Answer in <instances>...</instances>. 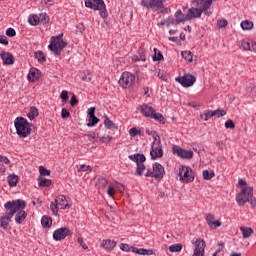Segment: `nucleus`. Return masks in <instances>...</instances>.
Masks as SVG:
<instances>
[{"instance_id":"423d86ee","label":"nucleus","mask_w":256,"mask_h":256,"mask_svg":"<svg viewBox=\"0 0 256 256\" xmlns=\"http://www.w3.org/2000/svg\"><path fill=\"white\" fill-rule=\"evenodd\" d=\"M128 159H130V161H134V163H136L137 168H136L135 175H136V177H141L143 175V171H145V169H146L144 162L147 161V158H145V155L136 153L133 155H129Z\"/></svg>"},{"instance_id":"13d9d810","label":"nucleus","mask_w":256,"mask_h":256,"mask_svg":"<svg viewBox=\"0 0 256 256\" xmlns=\"http://www.w3.org/2000/svg\"><path fill=\"white\" fill-rule=\"evenodd\" d=\"M7 37H15L17 35V32L13 28H8L6 30Z\"/></svg>"},{"instance_id":"aec40b11","label":"nucleus","mask_w":256,"mask_h":256,"mask_svg":"<svg viewBox=\"0 0 256 256\" xmlns=\"http://www.w3.org/2000/svg\"><path fill=\"white\" fill-rule=\"evenodd\" d=\"M40 77H41V72L39 71V69L31 68L27 76V79L31 83H35V81H39Z\"/></svg>"},{"instance_id":"dca6fc26","label":"nucleus","mask_w":256,"mask_h":256,"mask_svg":"<svg viewBox=\"0 0 256 256\" xmlns=\"http://www.w3.org/2000/svg\"><path fill=\"white\" fill-rule=\"evenodd\" d=\"M173 153L181 157V159H193V151L185 150L179 146L173 147Z\"/></svg>"},{"instance_id":"f704fd0d","label":"nucleus","mask_w":256,"mask_h":256,"mask_svg":"<svg viewBox=\"0 0 256 256\" xmlns=\"http://www.w3.org/2000/svg\"><path fill=\"white\" fill-rule=\"evenodd\" d=\"M182 250H183V244L181 243H177L169 246V251H171V253H181Z\"/></svg>"},{"instance_id":"f3484780","label":"nucleus","mask_w":256,"mask_h":256,"mask_svg":"<svg viewBox=\"0 0 256 256\" xmlns=\"http://www.w3.org/2000/svg\"><path fill=\"white\" fill-rule=\"evenodd\" d=\"M138 111H140L144 117L151 119L152 114L155 113V108L151 107L149 104H143L138 107Z\"/></svg>"},{"instance_id":"2eb2a0df","label":"nucleus","mask_w":256,"mask_h":256,"mask_svg":"<svg viewBox=\"0 0 256 256\" xmlns=\"http://www.w3.org/2000/svg\"><path fill=\"white\" fill-rule=\"evenodd\" d=\"M73 232L69 230L67 227H62L54 231L53 238L55 241H62V239H65V237H69V235H72Z\"/></svg>"},{"instance_id":"1a4fd4ad","label":"nucleus","mask_w":256,"mask_h":256,"mask_svg":"<svg viewBox=\"0 0 256 256\" xmlns=\"http://www.w3.org/2000/svg\"><path fill=\"white\" fill-rule=\"evenodd\" d=\"M121 251H124L126 253H129V251H132V253H137V255H155V252L151 249H145V248H136L133 246H129V244H121L120 245Z\"/></svg>"},{"instance_id":"6e6d98bb","label":"nucleus","mask_w":256,"mask_h":256,"mask_svg":"<svg viewBox=\"0 0 256 256\" xmlns=\"http://www.w3.org/2000/svg\"><path fill=\"white\" fill-rule=\"evenodd\" d=\"M81 171H93V168H91V166H87L85 164H82L78 168V172L81 173Z\"/></svg>"},{"instance_id":"864d4df0","label":"nucleus","mask_w":256,"mask_h":256,"mask_svg":"<svg viewBox=\"0 0 256 256\" xmlns=\"http://www.w3.org/2000/svg\"><path fill=\"white\" fill-rule=\"evenodd\" d=\"M61 117L62 119H68V117H71V113L67 110V108H62Z\"/></svg>"},{"instance_id":"473e14b6","label":"nucleus","mask_w":256,"mask_h":256,"mask_svg":"<svg viewBox=\"0 0 256 256\" xmlns=\"http://www.w3.org/2000/svg\"><path fill=\"white\" fill-rule=\"evenodd\" d=\"M28 23L33 27L39 25V16L36 14H31L28 16Z\"/></svg>"},{"instance_id":"2f4dec72","label":"nucleus","mask_w":256,"mask_h":256,"mask_svg":"<svg viewBox=\"0 0 256 256\" xmlns=\"http://www.w3.org/2000/svg\"><path fill=\"white\" fill-rule=\"evenodd\" d=\"M52 223H53V220L49 216H43L41 219L42 227H44L45 229H49Z\"/></svg>"},{"instance_id":"774afa93","label":"nucleus","mask_w":256,"mask_h":256,"mask_svg":"<svg viewBox=\"0 0 256 256\" xmlns=\"http://www.w3.org/2000/svg\"><path fill=\"white\" fill-rule=\"evenodd\" d=\"M249 51H253L254 53H256V42H253V41L250 42V50Z\"/></svg>"},{"instance_id":"412c9836","label":"nucleus","mask_w":256,"mask_h":256,"mask_svg":"<svg viewBox=\"0 0 256 256\" xmlns=\"http://www.w3.org/2000/svg\"><path fill=\"white\" fill-rule=\"evenodd\" d=\"M101 247H103V249H105V251H113V249H115V247H117V242H115V240H111V239H107V240H103Z\"/></svg>"},{"instance_id":"37998d69","label":"nucleus","mask_w":256,"mask_h":256,"mask_svg":"<svg viewBox=\"0 0 256 256\" xmlns=\"http://www.w3.org/2000/svg\"><path fill=\"white\" fill-rule=\"evenodd\" d=\"M153 61H163V53H161L157 48H154Z\"/></svg>"},{"instance_id":"b1692460","label":"nucleus","mask_w":256,"mask_h":256,"mask_svg":"<svg viewBox=\"0 0 256 256\" xmlns=\"http://www.w3.org/2000/svg\"><path fill=\"white\" fill-rule=\"evenodd\" d=\"M55 203H57L60 209H67L69 207V204L67 203V197H65L64 195L57 196L55 199Z\"/></svg>"},{"instance_id":"f257e3e1","label":"nucleus","mask_w":256,"mask_h":256,"mask_svg":"<svg viewBox=\"0 0 256 256\" xmlns=\"http://www.w3.org/2000/svg\"><path fill=\"white\" fill-rule=\"evenodd\" d=\"M4 207L6 209V213L5 216L0 217V227L7 229V227H9V223H11L13 215H15L20 209H25V207H27V203L18 199L14 201H8Z\"/></svg>"},{"instance_id":"cd10ccee","label":"nucleus","mask_w":256,"mask_h":256,"mask_svg":"<svg viewBox=\"0 0 256 256\" xmlns=\"http://www.w3.org/2000/svg\"><path fill=\"white\" fill-rule=\"evenodd\" d=\"M17 183H19V176L15 175V174H10L8 176L9 187H17Z\"/></svg>"},{"instance_id":"052dcab7","label":"nucleus","mask_w":256,"mask_h":256,"mask_svg":"<svg viewBox=\"0 0 256 256\" xmlns=\"http://www.w3.org/2000/svg\"><path fill=\"white\" fill-rule=\"evenodd\" d=\"M78 103H79V100H77V96H75V94H73L70 99L71 107H75V105H77Z\"/></svg>"},{"instance_id":"a211bd4d","label":"nucleus","mask_w":256,"mask_h":256,"mask_svg":"<svg viewBox=\"0 0 256 256\" xmlns=\"http://www.w3.org/2000/svg\"><path fill=\"white\" fill-rule=\"evenodd\" d=\"M204 217L209 227H215V229L221 227V221L215 220V216H213V214L206 213Z\"/></svg>"},{"instance_id":"c9c22d12","label":"nucleus","mask_w":256,"mask_h":256,"mask_svg":"<svg viewBox=\"0 0 256 256\" xmlns=\"http://www.w3.org/2000/svg\"><path fill=\"white\" fill-rule=\"evenodd\" d=\"M181 55H182L183 59L188 61V63L193 62V52L192 51H182Z\"/></svg>"},{"instance_id":"de8ad7c7","label":"nucleus","mask_w":256,"mask_h":256,"mask_svg":"<svg viewBox=\"0 0 256 256\" xmlns=\"http://www.w3.org/2000/svg\"><path fill=\"white\" fill-rule=\"evenodd\" d=\"M241 47L244 51H249V50H251V42H249L247 40H242Z\"/></svg>"},{"instance_id":"bf43d9fd","label":"nucleus","mask_w":256,"mask_h":256,"mask_svg":"<svg viewBox=\"0 0 256 256\" xmlns=\"http://www.w3.org/2000/svg\"><path fill=\"white\" fill-rule=\"evenodd\" d=\"M152 137L154 139L153 143H160L161 145V137L159 136V134L157 133V131H155L154 133H152Z\"/></svg>"},{"instance_id":"c85d7f7f","label":"nucleus","mask_w":256,"mask_h":256,"mask_svg":"<svg viewBox=\"0 0 256 256\" xmlns=\"http://www.w3.org/2000/svg\"><path fill=\"white\" fill-rule=\"evenodd\" d=\"M37 182L39 187H49L53 183L51 179L43 178L42 176L37 178Z\"/></svg>"},{"instance_id":"f8f14e48","label":"nucleus","mask_w":256,"mask_h":256,"mask_svg":"<svg viewBox=\"0 0 256 256\" xmlns=\"http://www.w3.org/2000/svg\"><path fill=\"white\" fill-rule=\"evenodd\" d=\"M150 156L152 161L155 159H161L163 157V146L158 142H153L151 146Z\"/></svg>"},{"instance_id":"a19ab883","label":"nucleus","mask_w":256,"mask_h":256,"mask_svg":"<svg viewBox=\"0 0 256 256\" xmlns=\"http://www.w3.org/2000/svg\"><path fill=\"white\" fill-rule=\"evenodd\" d=\"M59 205L56 202H51L50 210L52 211L53 215L57 217L59 215Z\"/></svg>"},{"instance_id":"e2e57ef3","label":"nucleus","mask_w":256,"mask_h":256,"mask_svg":"<svg viewBox=\"0 0 256 256\" xmlns=\"http://www.w3.org/2000/svg\"><path fill=\"white\" fill-rule=\"evenodd\" d=\"M142 7H145L146 9H151V0L147 2V0H142L141 1Z\"/></svg>"},{"instance_id":"09e8293b","label":"nucleus","mask_w":256,"mask_h":256,"mask_svg":"<svg viewBox=\"0 0 256 256\" xmlns=\"http://www.w3.org/2000/svg\"><path fill=\"white\" fill-rule=\"evenodd\" d=\"M60 98L64 103H66V101H69V92H67V90H63L60 94Z\"/></svg>"},{"instance_id":"ea45409f","label":"nucleus","mask_w":256,"mask_h":256,"mask_svg":"<svg viewBox=\"0 0 256 256\" xmlns=\"http://www.w3.org/2000/svg\"><path fill=\"white\" fill-rule=\"evenodd\" d=\"M39 23H42V25H47L49 23V16L46 13H41L38 16Z\"/></svg>"},{"instance_id":"6e6552de","label":"nucleus","mask_w":256,"mask_h":256,"mask_svg":"<svg viewBox=\"0 0 256 256\" xmlns=\"http://www.w3.org/2000/svg\"><path fill=\"white\" fill-rule=\"evenodd\" d=\"M180 181H183V183H193L195 181V175L193 174V169L189 166H181L179 168Z\"/></svg>"},{"instance_id":"bb28decb","label":"nucleus","mask_w":256,"mask_h":256,"mask_svg":"<svg viewBox=\"0 0 256 256\" xmlns=\"http://www.w3.org/2000/svg\"><path fill=\"white\" fill-rule=\"evenodd\" d=\"M175 19H176V22L177 24L179 25L180 23H185V21H189L187 19V14L186 16L183 15V11L181 10H178L176 13H175Z\"/></svg>"},{"instance_id":"7c9ffc66","label":"nucleus","mask_w":256,"mask_h":256,"mask_svg":"<svg viewBox=\"0 0 256 256\" xmlns=\"http://www.w3.org/2000/svg\"><path fill=\"white\" fill-rule=\"evenodd\" d=\"M28 119H30V121H33V119H35V117H39V109H37V107L32 106L30 108L29 113L27 114Z\"/></svg>"},{"instance_id":"e433bc0d","label":"nucleus","mask_w":256,"mask_h":256,"mask_svg":"<svg viewBox=\"0 0 256 256\" xmlns=\"http://www.w3.org/2000/svg\"><path fill=\"white\" fill-rule=\"evenodd\" d=\"M35 59H37L39 63H45V61H47V59H45V54L41 50L35 52Z\"/></svg>"},{"instance_id":"9d476101","label":"nucleus","mask_w":256,"mask_h":256,"mask_svg":"<svg viewBox=\"0 0 256 256\" xmlns=\"http://www.w3.org/2000/svg\"><path fill=\"white\" fill-rule=\"evenodd\" d=\"M67 47V43L63 40H55V36H52L50 39V44L48 45V49L54 52L56 55H61L63 49Z\"/></svg>"},{"instance_id":"680f3d73","label":"nucleus","mask_w":256,"mask_h":256,"mask_svg":"<svg viewBox=\"0 0 256 256\" xmlns=\"http://www.w3.org/2000/svg\"><path fill=\"white\" fill-rule=\"evenodd\" d=\"M98 183H99L100 187H107V185H108L107 179H105L103 177L99 178Z\"/></svg>"},{"instance_id":"3c124183","label":"nucleus","mask_w":256,"mask_h":256,"mask_svg":"<svg viewBox=\"0 0 256 256\" xmlns=\"http://www.w3.org/2000/svg\"><path fill=\"white\" fill-rule=\"evenodd\" d=\"M225 128L226 129H235V122H233V120L229 119L225 122Z\"/></svg>"},{"instance_id":"20e7f679","label":"nucleus","mask_w":256,"mask_h":256,"mask_svg":"<svg viewBox=\"0 0 256 256\" xmlns=\"http://www.w3.org/2000/svg\"><path fill=\"white\" fill-rule=\"evenodd\" d=\"M14 126L20 139H25L31 135V123H29L27 119L17 117L14 121Z\"/></svg>"},{"instance_id":"49530a36","label":"nucleus","mask_w":256,"mask_h":256,"mask_svg":"<svg viewBox=\"0 0 256 256\" xmlns=\"http://www.w3.org/2000/svg\"><path fill=\"white\" fill-rule=\"evenodd\" d=\"M39 173L41 177H47L51 175V171L47 170L44 166H39Z\"/></svg>"},{"instance_id":"393cba45","label":"nucleus","mask_w":256,"mask_h":256,"mask_svg":"<svg viewBox=\"0 0 256 256\" xmlns=\"http://www.w3.org/2000/svg\"><path fill=\"white\" fill-rule=\"evenodd\" d=\"M104 127L106 129H115V130L119 129V126L115 124L113 121H111V119H109L107 115H104Z\"/></svg>"},{"instance_id":"5fc2aeb1","label":"nucleus","mask_w":256,"mask_h":256,"mask_svg":"<svg viewBox=\"0 0 256 256\" xmlns=\"http://www.w3.org/2000/svg\"><path fill=\"white\" fill-rule=\"evenodd\" d=\"M166 25L169 27V25H179L177 23V20L175 18L169 17L166 19Z\"/></svg>"},{"instance_id":"c03bdc74","label":"nucleus","mask_w":256,"mask_h":256,"mask_svg":"<svg viewBox=\"0 0 256 256\" xmlns=\"http://www.w3.org/2000/svg\"><path fill=\"white\" fill-rule=\"evenodd\" d=\"M213 117V111L211 110H206L204 111L203 114L200 115V118L203 119L204 121H209Z\"/></svg>"},{"instance_id":"4c0bfd02","label":"nucleus","mask_w":256,"mask_h":256,"mask_svg":"<svg viewBox=\"0 0 256 256\" xmlns=\"http://www.w3.org/2000/svg\"><path fill=\"white\" fill-rule=\"evenodd\" d=\"M202 175L205 181H211V179L215 177V172H209V170H203Z\"/></svg>"},{"instance_id":"72a5a7b5","label":"nucleus","mask_w":256,"mask_h":256,"mask_svg":"<svg viewBox=\"0 0 256 256\" xmlns=\"http://www.w3.org/2000/svg\"><path fill=\"white\" fill-rule=\"evenodd\" d=\"M240 26L243 31H251V29H253V22L249 20H244L241 22Z\"/></svg>"},{"instance_id":"79ce46f5","label":"nucleus","mask_w":256,"mask_h":256,"mask_svg":"<svg viewBox=\"0 0 256 256\" xmlns=\"http://www.w3.org/2000/svg\"><path fill=\"white\" fill-rule=\"evenodd\" d=\"M212 115L213 117H218L219 119L221 117H225V115H227V111L221 109L213 110Z\"/></svg>"},{"instance_id":"f03ea898","label":"nucleus","mask_w":256,"mask_h":256,"mask_svg":"<svg viewBox=\"0 0 256 256\" xmlns=\"http://www.w3.org/2000/svg\"><path fill=\"white\" fill-rule=\"evenodd\" d=\"M236 202L239 207H245L246 203H250L252 209L256 207V199L253 197V187H244L236 195Z\"/></svg>"},{"instance_id":"8fccbe9b","label":"nucleus","mask_w":256,"mask_h":256,"mask_svg":"<svg viewBox=\"0 0 256 256\" xmlns=\"http://www.w3.org/2000/svg\"><path fill=\"white\" fill-rule=\"evenodd\" d=\"M217 25H218V27H219L220 29H225V27H227V25H228V22H227V20H225V19H219V20L217 21Z\"/></svg>"},{"instance_id":"69168bd1","label":"nucleus","mask_w":256,"mask_h":256,"mask_svg":"<svg viewBox=\"0 0 256 256\" xmlns=\"http://www.w3.org/2000/svg\"><path fill=\"white\" fill-rule=\"evenodd\" d=\"M132 59L133 61H145V55H140V56L134 55Z\"/></svg>"},{"instance_id":"5701e85b","label":"nucleus","mask_w":256,"mask_h":256,"mask_svg":"<svg viewBox=\"0 0 256 256\" xmlns=\"http://www.w3.org/2000/svg\"><path fill=\"white\" fill-rule=\"evenodd\" d=\"M15 214V223L17 225H21V223L27 219V212H25L23 209L18 210Z\"/></svg>"},{"instance_id":"39448f33","label":"nucleus","mask_w":256,"mask_h":256,"mask_svg":"<svg viewBox=\"0 0 256 256\" xmlns=\"http://www.w3.org/2000/svg\"><path fill=\"white\" fill-rule=\"evenodd\" d=\"M85 6L94 11H100V17H102V19H107V17H109L107 6L103 0H86Z\"/></svg>"},{"instance_id":"0e129e2a","label":"nucleus","mask_w":256,"mask_h":256,"mask_svg":"<svg viewBox=\"0 0 256 256\" xmlns=\"http://www.w3.org/2000/svg\"><path fill=\"white\" fill-rule=\"evenodd\" d=\"M238 185H239L240 187H242V189H243L244 187H251V186L247 185V181H245L244 179H239V180H238Z\"/></svg>"},{"instance_id":"603ef678","label":"nucleus","mask_w":256,"mask_h":256,"mask_svg":"<svg viewBox=\"0 0 256 256\" xmlns=\"http://www.w3.org/2000/svg\"><path fill=\"white\" fill-rule=\"evenodd\" d=\"M100 141L102 143H111V141H113V137H111L109 135H104V136L100 137Z\"/></svg>"},{"instance_id":"338daca9","label":"nucleus","mask_w":256,"mask_h":256,"mask_svg":"<svg viewBox=\"0 0 256 256\" xmlns=\"http://www.w3.org/2000/svg\"><path fill=\"white\" fill-rule=\"evenodd\" d=\"M0 43L2 45H9V41L7 40V37L0 35Z\"/></svg>"},{"instance_id":"ddd939ff","label":"nucleus","mask_w":256,"mask_h":256,"mask_svg":"<svg viewBox=\"0 0 256 256\" xmlns=\"http://www.w3.org/2000/svg\"><path fill=\"white\" fill-rule=\"evenodd\" d=\"M176 81L182 85V87H193L195 82L197 81V78L193 75H185L182 77H177Z\"/></svg>"},{"instance_id":"4468645a","label":"nucleus","mask_w":256,"mask_h":256,"mask_svg":"<svg viewBox=\"0 0 256 256\" xmlns=\"http://www.w3.org/2000/svg\"><path fill=\"white\" fill-rule=\"evenodd\" d=\"M195 249L192 256H205V247H207V244H205V240L198 238L195 243Z\"/></svg>"},{"instance_id":"58836bf2","label":"nucleus","mask_w":256,"mask_h":256,"mask_svg":"<svg viewBox=\"0 0 256 256\" xmlns=\"http://www.w3.org/2000/svg\"><path fill=\"white\" fill-rule=\"evenodd\" d=\"M97 123H99V118H97V116H90L88 118L87 127H95Z\"/></svg>"},{"instance_id":"4d7b16f0","label":"nucleus","mask_w":256,"mask_h":256,"mask_svg":"<svg viewBox=\"0 0 256 256\" xmlns=\"http://www.w3.org/2000/svg\"><path fill=\"white\" fill-rule=\"evenodd\" d=\"M91 72L83 73L82 80L86 81V83L91 82Z\"/></svg>"},{"instance_id":"a18cd8bd","label":"nucleus","mask_w":256,"mask_h":256,"mask_svg":"<svg viewBox=\"0 0 256 256\" xmlns=\"http://www.w3.org/2000/svg\"><path fill=\"white\" fill-rule=\"evenodd\" d=\"M129 135L130 137H137V135H143V133L141 132V130L133 127L129 129Z\"/></svg>"},{"instance_id":"6ab92c4d","label":"nucleus","mask_w":256,"mask_h":256,"mask_svg":"<svg viewBox=\"0 0 256 256\" xmlns=\"http://www.w3.org/2000/svg\"><path fill=\"white\" fill-rule=\"evenodd\" d=\"M0 57L3 61V65H13V63H15V58L10 52L3 51L0 53Z\"/></svg>"},{"instance_id":"7ed1b4c3","label":"nucleus","mask_w":256,"mask_h":256,"mask_svg":"<svg viewBox=\"0 0 256 256\" xmlns=\"http://www.w3.org/2000/svg\"><path fill=\"white\" fill-rule=\"evenodd\" d=\"M213 1L217 0H196L199 8H190L187 12V20L191 21V19H199L203 14V11H207V9L211 8Z\"/></svg>"},{"instance_id":"0eeeda50","label":"nucleus","mask_w":256,"mask_h":256,"mask_svg":"<svg viewBox=\"0 0 256 256\" xmlns=\"http://www.w3.org/2000/svg\"><path fill=\"white\" fill-rule=\"evenodd\" d=\"M152 167L153 171L147 170L145 177H154L156 181H161L165 177V168L158 162H155Z\"/></svg>"},{"instance_id":"c756f323","label":"nucleus","mask_w":256,"mask_h":256,"mask_svg":"<svg viewBox=\"0 0 256 256\" xmlns=\"http://www.w3.org/2000/svg\"><path fill=\"white\" fill-rule=\"evenodd\" d=\"M150 119H154V121H158V123L165 125V117L161 113H157L156 111H154L152 116H150Z\"/></svg>"},{"instance_id":"9b49d317","label":"nucleus","mask_w":256,"mask_h":256,"mask_svg":"<svg viewBox=\"0 0 256 256\" xmlns=\"http://www.w3.org/2000/svg\"><path fill=\"white\" fill-rule=\"evenodd\" d=\"M118 83L124 89H129V87H133L135 83V75L131 74V72H124Z\"/></svg>"},{"instance_id":"a878e982","label":"nucleus","mask_w":256,"mask_h":256,"mask_svg":"<svg viewBox=\"0 0 256 256\" xmlns=\"http://www.w3.org/2000/svg\"><path fill=\"white\" fill-rule=\"evenodd\" d=\"M240 231H242L243 239H249L253 235V229L251 227L241 226Z\"/></svg>"},{"instance_id":"4be33fe9","label":"nucleus","mask_w":256,"mask_h":256,"mask_svg":"<svg viewBox=\"0 0 256 256\" xmlns=\"http://www.w3.org/2000/svg\"><path fill=\"white\" fill-rule=\"evenodd\" d=\"M169 0H150V7L151 9H156V11H159V9H165V3H167Z\"/></svg>"}]
</instances>
